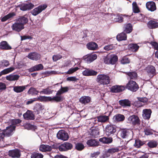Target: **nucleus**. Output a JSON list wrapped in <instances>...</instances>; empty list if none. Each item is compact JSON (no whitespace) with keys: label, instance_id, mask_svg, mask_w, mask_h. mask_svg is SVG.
Masks as SVG:
<instances>
[{"label":"nucleus","instance_id":"nucleus-1","mask_svg":"<svg viewBox=\"0 0 158 158\" xmlns=\"http://www.w3.org/2000/svg\"><path fill=\"white\" fill-rule=\"evenodd\" d=\"M96 81L100 85H107L110 83V77L107 74H99L97 77Z\"/></svg>","mask_w":158,"mask_h":158},{"label":"nucleus","instance_id":"nucleus-2","mask_svg":"<svg viewBox=\"0 0 158 158\" xmlns=\"http://www.w3.org/2000/svg\"><path fill=\"white\" fill-rule=\"evenodd\" d=\"M125 88L133 92L137 91L139 89V86L135 81L130 80L126 84Z\"/></svg>","mask_w":158,"mask_h":158},{"label":"nucleus","instance_id":"nucleus-3","mask_svg":"<svg viewBox=\"0 0 158 158\" xmlns=\"http://www.w3.org/2000/svg\"><path fill=\"white\" fill-rule=\"evenodd\" d=\"M34 6V5L28 2H26L19 3L16 7L19 8L21 10L26 11L32 9Z\"/></svg>","mask_w":158,"mask_h":158},{"label":"nucleus","instance_id":"nucleus-4","mask_svg":"<svg viewBox=\"0 0 158 158\" xmlns=\"http://www.w3.org/2000/svg\"><path fill=\"white\" fill-rule=\"evenodd\" d=\"M73 148V144L68 142H64L60 145L58 147L59 150L61 152L67 151L72 149Z\"/></svg>","mask_w":158,"mask_h":158},{"label":"nucleus","instance_id":"nucleus-5","mask_svg":"<svg viewBox=\"0 0 158 158\" xmlns=\"http://www.w3.org/2000/svg\"><path fill=\"white\" fill-rule=\"evenodd\" d=\"M128 123L131 124L133 125H139L140 124V120L138 117L133 115L130 116L127 119Z\"/></svg>","mask_w":158,"mask_h":158},{"label":"nucleus","instance_id":"nucleus-6","mask_svg":"<svg viewBox=\"0 0 158 158\" xmlns=\"http://www.w3.org/2000/svg\"><path fill=\"white\" fill-rule=\"evenodd\" d=\"M57 138L63 141L67 140L69 138V136L67 132L63 130L59 131L56 135Z\"/></svg>","mask_w":158,"mask_h":158},{"label":"nucleus","instance_id":"nucleus-7","mask_svg":"<svg viewBox=\"0 0 158 158\" xmlns=\"http://www.w3.org/2000/svg\"><path fill=\"white\" fill-rule=\"evenodd\" d=\"M15 126L10 125L6 127V129L3 131L2 133L4 134V136H10L13 134V131L15 130Z\"/></svg>","mask_w":158,"mask_h":158},{"label":"nucleus","instance_id":"nucleus-8","mask_svg":"<svg viewBox=\"0 0 158 158\" xmlns=\"http://www.w3.org/2000/svg\"><path fill=\"white\" fill-rule=\"evenodd\" d=\"M105 133L108 136L113 135L116 131V128L114 126L107 125L105 129Z\"/></svg>","mask_w":158,"mask_h":158},{"label":"nucleus","instance_id":"nucleus-9","mask_svg":"<svg viewBox=\"0 0 158 158\" xmlns=\"http://www.w3.org/2000/svg\"><path fill=\"white\" fill-rule=\"evenodd\" d=\"M47 7L46 4H43L35 8L31 11V13L33 15L36 16L41 12Z\"/></svg>","mask_w":158,"mask_h":158},{"label":"nucleus","instance_id":"nucleus-10","mask_svg":"<svg viewBox=\"0 0 158 158\" xmlns=\"http://www.w3.org/2000/svg\"><path fill=\"white\" fill-rule=\"evenodd\" d=\"M12 29L17 32H19L24 28V27L23 26L16 20L15 22L11 26Z\"/></svg>","mask_w":158,"mask_h":158},{"label":"nucleus","instance_id":"nucleus-11","mask_svg":"<svg viewBox=\"0 0 158 158\" xmlns=\"http://www.w3.org/2000/svg\"><path fill=\"white\" fill-rule=\"evenodd\" d=\"M8 155L13 158H18L21 156L20 151L18 149L10 150L9 151Z\"/></svg>","mask_w":158,"mask_h":158},{"label":"nucleus","instance_id":"nucleus-12","mask_svg":"<svg viewBox=\"0 0 158 158\" xmlns=\"http://www.w3.org/2000/svg\"><path fill=\"white\" fill-rule=\"evenodd\" d=\"M86 144L89 147H96L99 145V142L96 139H90L87 140Z\"/></svg>","mask_w":158,"mask_h":158},{"label":"nucleus","instance_id":"nucleus-13","mask_svg":"<svg viewBox=\"0 0 158 158\" xmlns=\"http://www.w3.org/2000/svg\"><path fill=\"white\" fill-rule=\"evenodd\" d=\"M125 89L123 86L116 85L112 86L110 89V91L112 93H119Z\"/></svg>","mask_w":158,"mask_h":158},{"label":"nucleus","instance_id":"nucleus-14","mask_svg":"<svg viewBox=\"0 0 158 158\" xmlns=\"http://www.w3.org/2000/svg\"><path fill=\"white\" fill-rule=\"evenodd\" d=\"M27 57L33 60L37 61L40 59L41 55L37 52H31L28 54Z\"/></svg>","mask_w":158,"mask_h":158},{"label":"nucleus","instance_id":"nucleus-15","mask_svg":"<svg viewBox=\"0 0 158 158\" xmlns=\"http://www.w3.org/2000/svg\"><path fill=\"white\" fill-rule=\"evenodd\" d=\"M146 7L148 10L151 12L154 11L156 9V3L153 1L147 2L146 3Z\"/></svg>","mask_w":158,"mask_h":158},{"label":"nucleus","instance_id":"nucleus-16","mask_svg":"<svg viewBox=\"0 0 158 158\" xmlns=\"http://www.w3.org/2000/svg\"><path fill=\"white\" fill-rule=\"evenodd\" d=\"M98 74V72L92 69H85V70L82 72V74L85 76H96Z\"/></svg>","mask_w":158,"mask_h":158},{"label":"nucleus","instance_id":"nucleus-17","mask_svg":"<svg viewBox=\"0 0 158 158\" xmlns=\"http://www.w3.org/2000/svg\"><path fill=\"white\" fill-rule=\"evenodd\" d=\"M97 57L96 54H89L84 58V60L88 63H90L96 60Z\"/></svg>","mask_w":158,"mask_h":158},{"label":"nucleus","instance_id":"nucleus-18","mask_svg":"<svg viewBox=\"0 0 158 158\" xmlns=\"http://www.w3.org/2000/svg\"><path fill=\"white\" fill-rule=\"evenodd\" d=\"M23 118L27 120H33L35 119L34 115L32 111L28 110L23 114Z\"/></svg>","mask_w":158,"mask_h":158},{"label":"nucleus","instance_id":"nucleus-19","mask_svg":"<svg viewBox=\"0 0 158 158\" xmlns=\"http://www.w3.org/2000/svg\"><path fill=\"white\" fill-rule=\"evenodd\" d=\"M16 20L24 27V25L28 22L27 16L26 15L20 16Z\"/></svg>","mask_w":158,"mask_h":158},{"label":"nucleus","instance_id":"nucleus-20","mask_svg":"<svg viewBox=\"0 0 158 158\" xmlns=\"http://www.w3.org/2000/svg\"><path fill=\"white\" fill-rule=\"evenodd\" d=\"M63 97L62 96H55L53 97H47V101H49L59 102L62 101Z\"/></svg>","mask_w":158,"mask_h":158},{"label":"nucleus","instance_id":"nucleus-21","mask_svg":"<svg viewBox=\"0 0 158 158\" xmlns=\"http://www.w3.org/2000/svg\"><path fill=\"white\" fill-rule=\"evenodd\" d=\"M43 64H40L35 65L28 69L29 72H32L35 71H38L44 69Z\"/></svg>","mask_w":158,"mask_h":158},{"label":"nucleus","instance_id":"nucleus-22","mask_svg":"<svg viewBox=\"0 0 158 158\" xmlns=\"http://www.w3.org/2000/svg\"><path fill=\"white\" fill-rule=\"evenodd\" d=\"M0 48L2 50H9L11 49L12 47L6 41H3L0 43Z\"/></svg>","mask_w":158,"mask_h":158},{"label":"nucleus","instance_id":"nucleus-23","mask_svg":"<svg viewBox=\"0 0 158 158\" xmlns=\"http://www.w3.org/2000/svg\"><path fill=\"white\" fill-rule=\"evenodd\" d=\"M146 70L149 75H152V77L156 74V70L152 65L148 66L146 68Z\"/></svg>","mask_w":158,"mask_h":158},{"label":"nucleus","instance_id":"nucleus-24","mask_svg":"<svg viewBox=\"0 0 158 158\" xmlns=\"http://www.w3.org/2000/svg\"><path fill=\"white\" fill-rule=\"evenodd\" d=\"M128 130L126 129H122L120 130L119 133L120 134V136L123 138H126L129 136L130 133Z\"/></svg>","mask_w":158,"mask_h":158},{"label":"nucleus","instance_id":"nucleus-25","mask_svg":"<svg viewBox=\"0 0 158 158\" xmlns=\"http://www.w3.org/2000/svg\"><path fill=\"white\" fill-rule=\"evenodd\" d=\"M53 148L51 146L48 145L42 144L40 146L39 150L43 152H50Z\"/></svg>","mask_w":158,"mask_h":158},{"label":"nucleus","instance_id":"nucleus-26","mask_svg":"<svg viewBox=\"0 0 158 158\" xmlns=\"http://www.w3.org/2000/svg\"><path fill=\"white\" fill-rule=\"evenodd\" d=\"M143 117L144 119H149L151 116L152 111L150 109H144L143 111Z\"/></svg>","mask_w":158,"mask_h":158},{"label":"nucleus","instance_id":"nucleus-27","mask_svg":"<svg viewBox=\"0 0 158 158\" xmlns=\"http://www.w3.org/2000/svg\"><path fill=\"white\" fill-rule=\"evenodd\" d=\"M147 26L150 29L156 28L158 27V22L154 20H151L148 22Z\"/></svg>","mask_w":158,"mask_h":158},{"label":"nucleus","instance_id":"nucleus-28","mask_svg":"<svg viewBox=\"0 0 158 158\" xmlns=\"http://www.w3.org/2000/svg\"><path fill=\"white\" fill-rule=\"evenodd\" d=\"M28 86V85H27L24 86H15L14 87L13 90L17 93H20L23 92Z\"/></svg>","mask_w":158,"mask_h":158},{"label":"nucleus","instance_id":"nucleus-29","mask_svg":"<svg viewBox=\"0 0 158 158\" xmlns=\"http://www.w3.org/2000/svg\"><path fill=\"white\" fill-rule=\"evenodd\" d=\"M91 100V98L88 96H83L79 99V102L82 104H86L89 103Z\"/></svg>","mask_w":158,"mask_h":158},{"label":"nucleus","instance_id":"nucleus-30","mask_svg":"<svg viewBox=\"0 0 158 158\" xmlns=\"http://www.w3.org/2000/svg\"><path fill=\"white\" fill-rule=\"evenodd\" d=\"M19 77V76L17 74H10L6 77V79L9 81H15L18 80Z\"/></svg>","mask_w":158,"mask_h":158},{"label":"nucleus","instance_id":"nucleus-31","mask_svg":"<svg viewBox=\"0 0 158 158\" xmlns=\"http://www.w3.org/2000/svg\"><path fill=\"white\" fill-rule=\"evenodd\" d=\"M119 104L123 107L130 106L131 103L128 99L121 100L118 101Z\"/></svg>","mask_w":158,"mask_h":158},{"label":"nucleus","instance_id":"nucleus-32","mask_svg":"<svg viewBox=\"0 0 158 158\" xmlns=\"http://www.w3.org/2000/svg\"><path fill=\"white\" fill-rule=\"evenodd\" d=\"M123 16H127V15L119 14H117L116 17L114 19L113 21L114 22L122 23L123 21Z\"/></svg>","mask_w":158,"mask_h":158},{"label":"nucleus","instance_id":"nucleus-33","mask_svg":"<svg viewBox=\"0 0 158 158\" xmlns=\"http://www.w3.org/2000/svg\"><path fill=\"white\" fill-rule=\"evenodd\" d=\"M15 69V68L13 67H11L9 68L5 69L0 72V77L3 75L8 74Z\"/></svg>","mask_w":158,"mask_h":158},{"label":"nucleus","instance_id":"nucleus-34","mask_svg":"<svg viewBox=\"0 0 158 158\" xmlns=\"http://www.w3.org/2000/svg\"><path fill=\"white\" fill-rule=\"evenodd\" d=\"M51 87H48L46 88L43 89L42 91L40 92V94H52L53 90L51 89Z\"/></svg>","mask_w":158,"mask_h":158},{"label":"nucleus","instance_id":"nucleus-35","mask_svg":"<svg viewBox=\"0 0 158 158\" xmlns=\"http://www.w3.org/2000/svg\"><path fill=\"white\" fill-rule=\"evenodd\" d=\"M113 141L112 138H107L106 137H103L99 139L98 140L103 143H109L112 142Z\"/></svg>","mask_w":158,"mask_h":158},{"label":"nucleus","instance_id":"nucleus-36","mask_svg":"<svg viewBox=\"0 0 158 158\" xmlns=\"http://www.w3.org/2000/svg\"><path fill=\"white\" fill-rule=\"evenodd\" d=\"M117 40L118 41L125 40H127V36L124 32H122L119 34H118L116 36Z\"/></svg>","mask_w":158,"mask_h":158},{"label":"nucleus","instance_id":"nucleus-37","mask_svg":"<svg viewBox=\"0 0 158 158\" xmlns=\"http://www.w3.org/2000/svg\"><path fill=\"white\" fill-rule=\"evenodd\" d=\"M98 121L101 123H105L109 120V117L106 115H100L97 117Z\"/></svg>","mask_w":158,"mask_h":158},{"label":"nucleus","instance_id":"nucleus-38","mask_svg":"<svg viewBox=\"0 0 158 158\" xmlns=\"http://www.w3.org/2000/svg\"><path fill=\"white\" fill-rule=\"evenodd\" d=\"M39 92H40L37 90L36 88L31 87L28 91L27 94L29 95L34 96L37 95Z\"/></svg>","mask_w":158,"mask_h":158},{"label":"nucleus","instance_id":"nucleus-39","mask_svg":"<svg viewBox=\"0 0 158 158\" xmlns=\"http://www.w3.org/2000/svg\"><path fill=\"white\" fill-rule=\"evenodd\" d=\"M87 47L89 49L94 50L97 48L98 46L95 42H90L87 44Z\"/></svg>","mask_w":158,"mask_h":158},{"label":"nucleus","instance_id":"nucleus-40","mask_svg":"<svg viewBox=\"0 0 158 158\" xmlns=\"http://www.w3.org/2000/svg\"><path fill=\"white\" fill-rule=\"evenodd\" d=\"M125 117L123 115L117 114L114 117V118L117 122H122L124 120Z\"/></svg>","mask_w":158,"mask_h":158},{"label":"nucleus","instance_id":"nucleus-41","mask_svg":"<svg viewBox=\"0 0 158 158\" xmlns=\"http://www.w3.org/2000/svg\"><path fill=\"white\" fill-rule=\"evenodd\" d=\"M110 58V64H114L116 63L118 60L117 56L115 55H109Z\"/></svg>","mask_w":158,"mask_h":158},{"label":"nucleus","instance_id":"nucleus-42","mask_svg":"<svg viewBox=\"0 0 158 158\" xmlns=\"http://www.w3.org/2000/svg\"><path fill=\"white\" fill-rule=\"evenodd\" d=\"M145 142L143 141H142L139 139H137L135 140V143L134 144V146L136 148H139L140 147L144 144Z\"/></svg>","mask_w":158,"mask_h":158},{"label":"nucleus","instance_id":"nucleus-43","mask_svg":"<svg viewBox=\"0 0 158 158\" xmlns=\"http://www.w3.org/2000/svg\"><path fill=\"white\" fill-rule=\"evenodd\" d=\"M132 30V26L131 24L128 23L125 27L124 32L127 33H131Z\"/></svg>","mask_w":158,"mask_h":158},{"label":"nucleus","instance_id":"nucleus-44","mask_svg":"<svg viewBox=\"0 0 158 158\" xmlns=\"http://www.w3.org/2000/svg\"><path fill=\"white\" fill-rule=\"evenodd\" d=\"M99 131L97 129H93L92 130L90 135L94 138H96L99 135Z\"/></svg>","mask_w":158,"mask_h":158},{"label":"nucleus","instance_id":"nucleus-45","mask_svg":"<svg viewBox=\"0 0 158 158\" xmlns=\"http://www.w3.org/2000/svg\"><path fill=\"white\" fill-rule=\"evenodd\" d=\"M129 48L133 51L136 52L139 48V46L136 44H131L129 45Z\"/></svg>","mask_w":158,"mask_h":158},{"label":"nucleus","instance_id":"nucleus-46","mask_svg":"<svg viewBox=\"0 0 158 158\" xmlns=\"http://www.w3.org/2000/svg\"><path fill=\"white\" fill-rule=\"evenodd\" d=\"M10 64L9 61L7 60H3L0 61V65L3 67H7Z\"/></svg>","mask_w":158,"mask_h":158},{"label":"nucleus","instance_id":"nucleus-47","mask_svg":"<svg viewBox=\"0 0 158 158\" xmlns=\"http://www.w3.org/2000/svg\"><path fill=\"white\" fill-rule=\"evenodd\" d=\"M84 148V145L81 143H77L75 144V148L78 151H81Z\"/></svg>","mask_w":158,"mask_h":158},{"label":"nucleus","instance_id":"nucleus-48","mask_svg":"<svg viewBox=\"0 0 158 158\" xmlns=\"http://www.w3.org/2000/svg\"><path fill=\"white\" fill-rule=\"evenodd\" d=\"M14 15V14L13 13H10L2 17L1 19V21L2 22H5L7 19L13 17Z\"/></svg>","mask_w":158,"mask_h":158},{"label":"nucleus","instance_id":"nucleus-49","mask_svg":"<svg viewBox=\"0 0 158 158\" xmlns=\"http://www.w3.org/2000/svg\"><path fill=\"white\" fill-rule=\"evenodd\" d=\"M147 145L150 148H154L157 146V143L153 140H150L148 143Z\"/></svg>","mask_w":158,"mask_h":158},{"label":"nucleus","instance_id":"nucleus-50","mask_svg":"<svg viewBox=\"0 0 158 158\" xmlns=\"http://www.w3.org/2000/svg\"><path fill=\"white\" fill-rule=\"evenodd\" d=\"M126 74L129 77L130 79H135L137 76V73L135 72H127Z\"/></svg>","mask_w":158,"mask_h":158},{"label":"nucleus","instance_id":"nucleus-51","mask_svg":"<svg viewBox=\"0 0 158 158\" xmlns=\"http://www.w3.org/2000/svg\"><path fill=\"white\" fill-rule=\"evenodd\" d=\"M132 5L133 12L135 13H139L140 11V10L136 2H133L132 4Z\"/></svg>","mask_w":158,"mask_h":158},{"label":"nucleus","instance_id":"nucleus-52","mask_svg":"<svg viewBox=\"0 0 158 158\" xmlns=\"http://www.w3.org/2000/svg\"><path fill=\"white\" fill-rule=\"evenodd\" d=\"M119 151V149L118 148H110L107 151V152L109 154H112L115 152H118Z\"/></svg>","mask_w":158,"mask_h":158},{"label":"nucleus","instance_id":"nucleus-53","mask_svg":"<svg viewBox=\"0 0 158 158\" xmlns=\"http://www.w3.org/2000/svg\"><path fill=\"white\" fill-rule=\"evenodd\" d=\"M43 155L41 153H33L31 156V158H43Z\"/></svg>","mask_w":158,"mask_h":158},{"label":"nucleus","instance_id":"nucleus-54","mask_svg":"<svg viewBox=\"0 0 158 158\" xmlns=\"http://www.w3.org/2000/svg\"><path fill=\"white\" fill-rule=\"evenodd\" d=\"M130 62V60L126 56L123 57L121 61V63L123 64H125L129 63Z\"/></svg>","mask_w":158,"mask_h":158},{"label":"nucleus","instance_id":"nucleus-55","mask_svg":"<svg viewBox=\"0 0 158 158\" xmlns=\"http://www.w3.org/2000/svg\"><path fill=\"white\" fill-rule=\"evenodd\" d=\"M137 17L138 20L141 22H144V20L145 18H147L146 17H145L144 15L142 14H138Z\"/></svg>","mask_w":158,"mask_h":158},{"label":"nucleus","instance_id":"nucleus-56","mask_svg":"<svg viewBox=\"0 0 158 158\" xmlns=\"http://www.w3.org/2000/svg\"><path fill=\"white\" fill-rule=\"evenodd\" d=\"M144 132L146 135H149L153 134L152 130L148 128H145L144 129Z\"/></svg>","mask_w":158,"mask_h":158},{"label":"nucleus","instance_id":"nucleus-57","mask_svg":"<svg viewBox=\"0 0 158 158\" xmlns=\"http://www.w3.org/2000/svg\"><path fill=\"white\" fill-rule=\"evenodd\" d=\"M35 109L37 111H40L44 109V106L41 104L37 103L35 106Z\"/></svg>","mask_w":158,"mask_h":158},{"label":"nucleus","instance_id":"nucleus-58","mask_svg":"<svg viewBox=\"0 0 158 158\" xmlns=\"http://www.w3.org/2000/svg\"><path fill=\"white\" fill-rule=\"evenodd\" d=\"M79 68L78 67L71 68L66 73L68 74H72L77 70Z\"/></svg>","mask_w":158,"mask_h":158},{"label":"nucleus","instance_id":"nucleus-59","mask_svg":"<svg viewBox=\"0 0 158 158\" xmlns=\"http://www.w3.org/2000/svg\"><path fill=\"white\" fill-rule=\"evenodd\" d=\"M62 57V56L59 54L55 55H53L52 56V59L54 61H56L58 60L61 59Z\"/></svg>","mask_w":158,"mask_h":158},{"label":"nucleus","instance_id":"nucleus-60","mask_svg":"<svg viewBox=\"0 0 158 158\" xmlns=\"http://www.w3.org/2000/svg\"><path fill=\"white\" fill-rule=\"evenodd\" d=\"M36 101H47V97L45 96H40L37 98H36Z\"/></svg>","mask_w":158,"mask_h":158},{"label":"nucleus","instance_id":"nucleus-61","mask_svg":"<svg viewBox=\"0 0 158 158\" xmlns=\"http://www.w3.org/2000/svg\"><path fill=\"white\" fill-rule=\"evenodd\" d=\"M114 48L113 44H110L105 46L104 48L105 50L109 51L113 49Z\"/></svg>","mask_w":158,"mask_h":158},{"label":"nucleus","instance_id":"nucleus-62","mask_svg":"<svg viewBox=\"0 0 158 158\" xmlns=\"http://www.w3.org/2000/svg\"><path fill=\"white\" fill-rule=\"evenodd\" d=\"M100 151H98L97 152H94L93 153H91L90 154V157H91L94 158V157L96 158L97 156L100 154Z\"/></svg>","mask_w":158,"mask_h":158},{"label":"nucleus","instance_id":"nucleus-63","mask_svg":"<svg viewBox=\"0 0 158 158\" xmlns=\"http://www.w3.org/2000/svg\"><path fill=\"white\" fill-rule=\"evenodd\" d=\"M150 44L154 47V49L156 50H158V44L155 42L152 41Z\"/></svg>","mask_w":158,"mask_h":158},{"label":"nucleus","instance_id":"nucleus-64","mask_svg":"<svg viewBox=\"0 0 158 158\" xmlns=\"http://www.w3.org/2000/svg\"><path fill=\"white\" fill-rule=\"evenodd\" d=\"M21 122V120L19 119H17L12 120V123L13 125V126H15V125L20 123Z\"/></svg>","mask_w":158,"mask_h":158}]
</instances>
